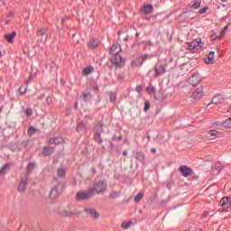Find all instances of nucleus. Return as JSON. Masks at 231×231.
<instances>
[{
	"instance_id": "4d7b16f0",
	"label": "nucleus",
	"mask_w": 231,
	"mask_h": 231,
	"mask_svg": "<svg viewBox=\"0 0 231 231\" xmlns=\"http://www.w3.org/2000/svg\"><path fill=\"white\" fill-rule=\"evenodd\" d=\"M220 1H222V3H225L226 0H220Z\"/></svg>"
},
{
	"instance_id": "72a5a7b5",
	"label": "nucleus",
	"mask_w": 231,
	"mask_h": 231,
	"mask_svg": "<svg viewBox=\"0 0 231 231\" xmlns=\"http://www.w3.org/2000/svg\"><path fill=\"white\" fill-rule=\"evenodd\" d=\"M146 91H147V93H149L150 95H152V93H155L154 87H152V86L147 87V88H146Z\"/></svg>"
},
{
	"instance_id": "de8ad7c7",
	"label": "nucleus",
	"mask_w": 231,
	"mask_h": 231,
	"mask_svg": "<svg viewBox=\"0 0 231 231\" xmlns=\"http://www.w3.org/2000/svg\"><path fill=\"white\" fill-rule=\"evenodd\" d=\"M3 100H5V96L0 95V102L3 101Z\"/></svg>"
},
{
	"instance_id": "393cba45",
	"label": "nucleus",
	"mask_w": 231,
	"mask_h": 231,
	"mask_svg": "<svg viewBox=\"0 0 231 231\" xmlns=\"http://www.w3.org/2000/svg\"><path fill=\"white\" fill-rule=\"evenodd\" d=\"M152 55L144 54L138 58V61L140 62V64H143L144 60H147V59H152Z\"/></svg>"
},
{
	"instance_id": "9b49d317",
	"label": "nucleus",
	"mask_w": 231,
	"mask_h": 231,
	"mask_svg": "<svg viewBox=\"0 0 231 231\" xmlns=\"http://www.w3.org/2000/svg\"><path fill=\"white\" fill-rule=\"evenodd\" d=\"M120 51H122V46L120 44H114L110 48L111 55H120Z\"/></svg>"
},
{
	"instance_id": "f257e3e1",
	"label": "nucleus",
	"mask_w": 231,
	"mask_h": 231,
	"mask_svg": "<svg viewBox=\"0 0 231 231\" xmlns=\"http://www.w3.org/2000/svg\"><path fill=\"white\" fill-rule=\"evenodd\" d=\"M90 189H93V194L95 191L97 194H103V192H106V189H107V181L106 180H98L94 184V187Z\"/></svg>"
},
{
	"instance_id": "e433bc0d",
	"label": "nucleus",
	"mask_w": 231,
	"mask_h": 231,
	"mask_svg": "<svg viewBox=\"0 0 231 231\" xmlns=\"http://www.w3.org/2000/svg\"><path fill=\"white\" fill-rule=\"evenodd\" d=\"M46 34V29L45 28H42L40 29L39 32H38V35H45Z\"/></svg>"
},
{
	"instance_id": "423d86ee",
	"label": "nucleus",
	"mask_w": 231,
	"mask_h": 231,
	"mask_svg": "<svg viewBox=\"0 0 231 231\" xmlns=\"http://www.w3.org/2000/svg\"><path fill=\"white\" fill-rule=\"evenodd\" d=\"M102 131H103L102 124L99 122L95 125V127L93 129V133L95 134V140H97V142H102V140L100 139Z\"/></svg>"
},
{
	"instance_id": "5fc2aeb1",
	"label": "nucleus",
	"mask_w": 231,
	"mask_h": 231,
	"mask_svg": "<svg viewBox=\"0 0 231 231\" xmlns=\"http://www.w3.org/2000/svg\"><path fill=\"white\" fill-rule=\"evenodd\" d=\"M199 14H203V9H200V10H199Z\"/></svg>"
},
{
	"instance_id": "473e14b6",
	"label": "nucleus",
	"mask_w": 231,
	"mask_h": 231,
	"mask_svg": "<svg viewBox=\"0 0 231 231\" xmlns=\"http://www.w3.org/2000/svg\"><path fill=\"white\" fill-rule=\"evenodd\" d=\"M142 198H143V193H138V194L134 197V201L135 203H138V202L142 199Z\"/></svg>"
},
{
	"instance_id": "bb28decb",
	"label": "nucleus",
	"mask_w": 231,
	"mask_h": 231,
	"mask_svg": "<svg viewBox=\"0 0 231 231\" xmlns=\"http://www.w3.org/2000/svg\"><path fill=\"white\" fill-rule=\"evenodd\" d=\"M76 131L78 133H84L86 131V126L84 125V123H79L76 128Z\"/></svg>"
},
{
	"instance_id": "c85d7f7f",
	"label": "nucleus",
	"mask_w": 231,
	"mask_h": 231,
	"mask_svg": "<svg viewBox=\"0 0 231 231\" xmlns=\"http://www.w3.org/2000/svg\"><path fill=\"white\" fill-rule=\"evenodd\" d=\"M38 132H39L38 129L33 128V127H30V128L28 129L27 134H28L29 136H33V134H35V133H38Z\"/></svg>"
},
{
	"instance_id": "9d476101",
	"label": "nucleus",
	"mask_w": 231,
	"mask_h": 231,
	"mask_svg": "<svg viewBox=\"0 0 231 231\" xmlns=\"http://www.w3.org/2000/svg\"><path fill=\"white\" fill-rule=\"evenodd\" d=\"M114 64L116 66H118V68H122L125 62L124 61V59H122V56L120 54L114 55Z\"/></svg>"
},
{
	"instance_id": "a18cd8bd",
	"label": "nucleus",
	"mask_w": 231,
	"mask_h": 231,
	"mask_svg": "<svg viewBox=\"0 0 231 231\" xmlns=\"http://www.w3.org/2000/svg\"><path fill=\"white\" fill-rule=\"evenodd\" d=\"M65 216H73V212L65 210Z\"/></svg>"
},
{
	"instance_id": "c756f323",
	"label": "nucleus",
	"mask_w": 231,
	"mask_h": 231,
	"mask_svg": "<svg viewBox=\"0 0 231 231\" xmlns=\"http://www.w3.org/2000/svg\"><path fill=\"white\" fill-rule=\"evenodd\" d=\"M214 137V136H219V132L217 130H211L208 133V138Z\"/></svg>"
},
{
	"instance_id": "6e6552de",
	"label": "nucleus",
	"mask_w": 231,
	"mask_h": 231,
	"mask_svg": "<svg viewBox=\"0 0 231 231\" xmlns=\"http://www.w3.org/2000/svg\"><path fill=\"white\" fill-rule=\"evenodd\" d=\"M199 82H201V77H199V74H194L188 79L189 86H198Z\"/></svg>"
},
{
	"instance_id": "f3484780",
	"label": "nucleus",
	"mask_w": 231,
	"mask_h": 231,
	"mask_svg": "<svg viewBox=\"0 0 231 231\" xmlns=\"http://www.w3.org/2000/svg\"><path fill=\"white\" fill-rule=\"evenodd\" d=\"M214 51L209 52L208 58L204 60V62L206 64H214V62H216V58L214 57Z\"/></svg>"
},
{
	"instance_id": "2eb2a0df",
	"label": "nucleus",
	"mask_w": 231,
	"mask_h": 231,
	"mask_svg": "<svg viewBox=\"0 0 231 231\" xmlns=\"http://www.w3.org/2000/svg\"><path fill=\"white\" fill-rule=\"evenodd\" d=\"M223 102H225V97H223L221 95H218L213 97L211 104L217 106L218 104H223Z\"/></svg>"
},
{
	"instance_id": "aec40b11",
	"label": "nucleus",
	"mask_w": 231,
	"mask_h": 231,
	"mask_svg": "<svg viewBox=\"0 0 231 231\" xmlns=\"http://www.w3.org/2000/svg\"><path fill=\"white\" fill-rule=\"evenodd\" d=\"M16 35H17V32H13L11 33L5 34V38L7 41V42H14V39H15Z\"/></svg>"
},
{
	"instance_id": "6ab92c4d",
	"label": "nucleus",
	"mask_w": 231,
	"mask_h": 231,
	"mask_svg": "<svg viewBox=\"0 0 231 231\" xmlns=\"http://www.w3.org/2000/svg\"><path fill=\"white\" fill-rule=\"evenodd\" d=\"M180 171L182 176H185V178H187V176H189V174H190L192 172V169H190L187 166H181L180 168Z\"/></svg>"
},
{
	"instance_id": "a878e982",
	"label": "nucleus",
	"mask_w": 231,
	"mask_h": 231,
	"mask_svg": "<svg viewBox=\"0 0 231 231\" xmlns=\"http://www.w3.org/2000/svg\"><path fill=\"white\" fill-rule=\"evenodd\" d=\"M10 171V164H5L0 169V174L1 176H5L6 172Z\"/></svg>"
},
{
	"instance_id": "4c0bfd02",
	"label": "nucleus",
	"mask_w": 231,
	"mask_h": 231,
	"mask_svg": "<svg viewBox=\"0 0 231 231\" xmlns=\"http://www.w3.org/2000/svg\"><path fill=\"white\" fill-rule=\"evenodd\" d=\"M119 196H120V193L115 192V191H113V192L110 194V198H113V199L118 198Z\"/></svg>"
},
{
	"instance_id": "cd10ccee",
	"label": "nucleus",
	"mask_w": 231,
	"mask_h": 231,
	"mask_svg": "<svg viewBox=\"0 0 231 231\" xmlns=\"http://www.w3.org/2000/svg\"><path fill=\"white\" fill-rule=\"evenodd\" d=\"M57 176L59 178H64L66 176V170H64V168H59L57 171Z\"/></svg>"
},
{
	"instance_id": "79ce46f5",
	"label": "nucleus",
	"mask_w": 231,
	"mask_h": 231,
	"mask_svg": "<svg viewBox=\"0 0 231 231\" xmlns=\"http://www.w3.org/2000/svg\"><path fill=\"white\" fill-rule=\"evenodd\" d=\"M225 31H222L217 37V39H223V37H225Z\"/></svg>"
},
{
	"instance_id": "58836bf2",
	"label": "nucleus",
	"mask_w": 231,
	"mask_h": 231,
	"mask_svg": "<svg viewBox=\"0 0 231 231\" xmlns=\"http://www.w3.org/2000/svg\"><path fill=\"white\" fill-rule=\"evenodd\" d=\"M19 93H20V95H24V93H26V88L21 87L19 88Z\"/></svg>"
},
{
	"instance_id": "20e7f679",
	"label": "nucleus",
	"mask_w": 231,
	"mask_h": 231,
	"mask_svg": "<svg viewBox=\"0 0 231 231\" xmlns=\"http://www.w3.org/2000/svg\"><path fill=\"white\" fill-rule=\"evenodd\" d=\"M204 167L205 171H209V173H208V176H210L212 174H219L221 171H223V168L219 165H217L214 168H212V163H206L204 164Z\"/></svg>"
},
{
	"instance_id": "7ed1b4c3",
	"label": "nucleus",
	"mask_w": 231,
	"mask_h": 231,
	"mask_svg": "<svg viewBox=\"0 0 231 231\" xmlns=\"http://www.w3.org/2000/svg\"><path fill=\"white\" fill-rule=\"evenodd\" d=\"M93 189H89L88 191H79L76 194V199H78L79 201L90 199V198H93Z\"/></svg>"
},
{
	"instance_id": "680f3d73",
	"label": "nucleus",
	"mask_w": 231,
	"mask_h": 231,
	"mask_svg": "<svg viewBox=\"0 0 231 231\" xmlns=\"http://www.w3.org/2000/svg\"><path fill=\"white\" fill-rule=\"evenodd\" d=\"M94 172H95V169H93Z\"/></svg>"
},
{
	"instance_id": "09e8293b",
	"label": "nucleus",
	"mask_w": 231,
	"mask_h": 231,
	"mask_svg": "<svg viewBox=\"0 0 231 231\" xmlns=\"http://www.w3.org/2000/svg\"><path fill=\"white\" fill-rule=\"evenodd\" d=\"M208 10V7H204L203 8V14H205V12H207Z\"/></svg>"
},
{
	"instance_id": "f704fd0d",
	"label": "nucleus",
	"mask_w": 231,
	"mask_h": 231,
	"mask_svg": "<svg viewBox=\"0 0 231 231\" xmlns=\"http://www.w3.org/2000/svg\"><path fill=\"white\" fill-rule=\"evenodd\" d=\"M110 102H116V94L115 93L110 94Z\"/></svg>"
},
{
	"instance_id": "2f4dec72",
	"label": "nucleus",
	"mask_w": 231,
	"mask_h": 231,
	"mask_svg": "<svg viewBox=\"0 0 231 231\" xmlns=\"http://www.w3.org/2000/svg\"><path fill=\"white\" fill-rule=\"evenodd\" d=\"M199 6H201V0H195V2L192 5V8L196 10L199 8Z\"/></svg>"
},
{
	"instance_id": "c03bdc74",
	"label": "nucleus",
	"mask_w": 231,
	"mask_h": 231,
	"mask_svg": "<svg viewBox=\"0 0 231 231\" xmlns=\"http://www.w3.org/2000/svg\"><path fill=\"white\" fill-rule=\"evenodd\" d=\"M135 91H137V93H140V91H142V87H141V85H137V86H136Z\"/></svg>"
},
{
	"instance_id": "412c9836",
	"label": "nucleus",
	"mask_w": 231,
	"mask_h": 231,
	"mask_svg": "<svg viewBox=\"0 0 231 231\" xmlns=\"http://www.w3.org/2000/svg\"><path fill=\"white\" fill-rule=\"evenodd\" d=\"M88 48L95 50V48H98L99 42L97 39H92L88 42Z\"/></svg>"
},
{
	"instance_id": "b1692460",
	"label": "nucleus",
	"mask_w": 231,
	"mask_h": 231,
	"mask_svg": "<svg viewBox=\"0 0 231 231\" xmlns=\"http://www.w3.org/2000/svg\"><path fill=\"white\" fill-rule=\"evenodd\" d=\"M93 67H86L82 71V75L84 77H88V75H91V73H93Z\"/></svg>"
},
{
	"instance_id": "603ef678",
	"label": "nucleus",
	"mask_w": 231,
	"mask_h": 231,
	"mask_svg": "<svg viewBox=\"0 0 231 231\" xmlns=\"http://www.w3.org/2000/svg\"><path fill=\"white\" fill-rule=\"evenodd\" d=\"M124 41H125V42L129 41V37L126 36V37L124 39Z\"/></svg>"
},
{
	"instance_id": "ddd939ff",
	"label": "nucleus",
	"mask_w": 231,
	"mask_h": 231,
	"mask_svg": "<svg viewBox=\"0 0 231 231\" xmlns=\"http://www.w3.org/2000/svg\"><path fill=\"white\" fill-rule=\"evenodd\" d=\"M55 152V148L51 147V146H45L43 147V151H42V156H50L51 154H53Z\"/></svg>"
},
{
	"instance_id": "3c124183",
	"label": "nucleus",
	"mask_w": 231,
	"mask_h": 231,
	"mask_svg": "<svg viewBox=\"0 0 231 231\" xmlns=\"http://www.w3.org/2000/svg\"><path fill=\"white\" fill-rule=\"evenodd\" d=\"M123 155H124V156H127V151H125V152H123Z\"/></svg>"
},
{
	"instance_id": "7c9ffc66",
	"label": "nucleus",
	"mask_w": 231,
	"mask_h": 231,
	"mask_svg": "<svg viewBox=\"0 0 231 231\" xmlns=\"http://www.w3.org/2000/svg\"><path fill=\"white\" fill-rule=\"evenodd\" d=\"M131 225H133L132 221L123 222L121 226L124 228V230H127V228H130Z\"/></svg>"
},
{
	"instance_id": "bf43d9fd",
	"label": "nucleus",
	"mask_w": 231,
	"mask_h": 231,
	"mask_svg": "<svg viewBox=\"0 0 231 231\" xmlns=\"http://www.w3.org/2000/svg\"><path fill=\"white\" fill-rule=\"evenodd\" d=\"M1 111H3V108H0V113H1Z\"/></svg>"
},
{
	"instance_id": "6e6d98bb",
	"label": "nucleus",
	"mask_w": 231,
	"mask_h": 231,
	"mask_svg": "<svg viewBox=\"0 0 231 231\" xmlns=\"http://www.w3.org/2000/svg\"><path fill=\"white\" fill-rule=\"evenodd\" d=\"M121 33H122V32L119 31V32H117V35H120Z\"/></svg>"
},
{
	"instance_id": "8fccbe9b",
	"label": "nucleus",
	"mask_w": 231,
	"mask_h": 231,
	"mask_svg": "<svg viewBox=\"0 0 231 231\" xmlns=\"http://www.w3.org/2000/svg\"><path fill=\"white\" fill-rule=\"evenodd\" d=\"M151 152H156V148H152Z\"/></svg>"
},
{
	"instance_id": "c9c22d12",
	"label": "nucleus",
	"mask_w": 231,
	"mask_h": 231,
	"mask_svg": "<svg viewBox=\"0 0 231 231\" xmlns=\"http://www.w3.org/2000/svg\"><path fill=\"white\" fill-rule=\"evenodd\" d=\"M34 167H35V163L33 162H31L27 165L28 171H33Z\"/></svg>"
},
{
	"instance_id": "49530a36",
	"label": "nucleus",
	"mask_w": 231,
	"mask_h": 231,
	"mask_svg": "<svg viewBox=\"0 0 231 231\" xmlns=\"http://www.w3.org/2000/svg\"><path fill=\"white\" fill-rule=\"evenodd\" d=\"M226 30H228V25H226V26L224 27V29L222 30V32H224V33H226Z\"/></svg>"
},
{
	"instance_id": "4be33fe9",
	"label": "nucleus",
	"mask_w": 231,
	"mask_h": 231,
	"mask_svg": "<svg viewBox=\"0 0 231 231\" xmlns=\"http://www.w3.org/2000/svg\"><path fill=\"white\" fill-rule=\"evenodd\" d=\"M85 212H87L88 214H90V216L92 217H95V219H98L99 215L97 212V210L91 209V208H87V209H85Z\"/></svg>"
},
{
	"instance_id": "864d4df0",
	"label": "nucleus",
	"mask_w": 231,
	"mask_h": 231,
	"mask_svg": "<svg viewBox=\"0 0 231 231\" xmlns=\"http://www.w3.org/2000/svg\"><path fill=\"white\" fill-rule=\"evenodd\" d=\"M135 36H136V37H139V36H140V32H136V33H135Z\"/></svg>"
},
{
	"instance_id": "dca6fc26",
	"label": "nucleus",
	"mask_w": 231,
	"mask_h": 231,
	"mask_svg": "<svg viewBox=\"0 0 231 231\" xmlns=\"http://www.w3.org/2000/svg\"><path fill=\"white\" fill-rule=\"evenodd\" d=\"M192 97H193V98H195V100H199V98H201V97H203V88L200 87V88H197V90L195 92H193Z\"/></svg>"
},
{
	"instance_id": "39448f33",
	"label": "nucleus",
	"mask_w": 231,
	"mask_h": 231,
	"mask_svg": "<svg viewBox=\"0 0 231 231\" xmlns=\"http://www.w3.org/2000/svg\"><path fill=\"white\" fill-rule=\"evenodd\" d=\"M26 185H28V173H25L20 180L18 185V192H24L26 190Z\"/></svg>"
},
{
	"instance_id": "37998d69",
	"label": "nucleus",
	"mask_w": 231,
	"mask_h": 231,
	"mask_svg": "<svg viewBox=\"0 0 231 231\" xmlns=\"http://www.w3.org/2000/svg\"><path fill=\"white\" fill-rule=\"evenodd\" d=\"M26 115H27V116H32V109L28 108V109L26 110Z\"/></svg>"
},
{
	"instance_id": "4468645a",
	"label": "nucleus",
	"mask_w": 231,
	"mask_h": 231,
	"mask_svg": "<svg viewBox=\"0 0 231 231\" xmlns=\"http://www.w3.org/2000/svg\"><path fill=\"white\" fill-rule=\"evenodd\" d=\"M49 143H51V145H60V143H64V139L62 137H54V138H51L49 140Z\"/></svg>"
},
{
	"instance_id": "052dcab7",
	"label": "nucleus",
	"mask_w": 231,
	"mask_h": 231,
	"mask_svg": "<svg viewBox=\"0 0 231 231\" xmlns=\"http://www.w3.org/2000/svg\"><path fill=\"white\" fill-rule=\"evenodd\" d=\"M2 53H1V51H0V57H1Z\"/></svg>"
},
{
	"instance_id": "a211bd4d",
	"label": "nucleus",
	"mask_w": 231,
	"mask_h": 231,
	"mask_svg": "<svg viewBox=\"0 0 231 231\" xmlns=\"http://www.w3.org/2000/svg\"><path fill=\"white\" fill-rule=\"evenodd\" d=\"M152 10H154V7L151 5H146L142 8L143 14L145 15H149V14H152Z\"/></svg>"
},
{
	"instance_id": "5701e85b",
	"label": "nucleus",
	"mask_w": 231,
	"mask_h": 231,
	"mask_svg": "<svg viewBox=\"0 0 231 231\" xmlns=\"http://www.w3.org/2000/svg\"><path fill=\"white\" fill-rule=\"evenodd\" d=\"M218 126L220 127H227L228 129H231V117L227 118L226 121L217 124Z\"/></svg>"
},
{
	"instance_id": "13d9d810",
	"label": "nucleus",
	"mask_w": 231,
	"mask_h": 231,
	"mask_svg": "<svg viewBox=\"0 0 231 231\" xmlns=\"http://www.w3.org/2000/svg\"><path fill=\"white\" fill-rule=\"evenodd\" d=\"M208 107H210V104L208 105L207 109H208Z\"/></svg>"
},
{
	"instance_id": "1a4fd4ad",
	"label": "nucleus",
	"mask_w": 231,
	"mask_h": 231,
	"mask_svg": "<svg viewBox=\"0 0 231 231\" xmlns=\"http://www.w3.org/2000/svg\"><path fill=\"white\" fill-rule=\"evenodd\" d=\"M219 206L223 207L225 210L230 208V207H231L230 198H228V197L222 198L219 202Z\"/></svg>"
},
{
	"instance_id": "a19ab883",
	"label": "nucleus",
	"mask_w": 231,
	"mask_h": 231,
	"mask_svg": "<svg viewBox=\"0 0 231 231\" xmlns=\"http://www.w3.org/2000/svg\"><path fill=\"white\" fill-rule=\"evenodd\" d=\"M88 97H89V94L83 93L80 97L82 100H88Z\"/></svg>"
},
{
	"instance_id": "f8f14e48",
	"label": "nucleus",
	"mask_w": 231,
	"mask_h": 231,
	"mask_svg": "<svg viewBox=\"0 0 231 231\" xmlns=\"http://www.w3.org/2000/svg\"><path fill=\"white\" fill-rule=\"evenodd\" d=\"M165 66L162 64H157L155 66V77H160L161 75H163L165 73Z\"/></svg>"
},
{
	"instance_id": "ea45409f",
	"label": "nucleus",
	"mask_w": 231,
	"mask_h": 231,
	"mask_svg": "<svg viewBox=\"0 0 231 231\" xmlns=\"http://www.w3.org/2000/svg\"><path fill=\"white\" fill-rule=\"evenodd\" d=\"M150 107H151V104H149V102H146V103L144 104V108H143V110H144V111H149Z\"/></svg>"
},
{
	"instance_id": "f03ea898",
	"label": "nucleus",
	"mask_w": 231,
	"mask_h": 231,
	"mask_svg": "<svg viewBox=\"0 0 231 231\" xmlns=\"http://www.w3.org/2000/svg\"><path fill=\"white\" fill-rule=\"evenodd\" d=\"M63 190H64V185H62L61 183H58L51 190L49 195L50 199H57V198H59V196L62 194Z\"/></svg>"
},
{
	"instance_id": "0eeeda50",
	"label": "nucleus",
	"mask_w": 231,
	"mask_h": 231,
	"mask_svg": "<svg viewBox=\"0 0 231 231\" xmlns=\"http://www.w3.org/2000/svg\"><path fill=\"white\" fill-rule=\"evenodd\" d=\"M186 50H201V40H196L185 44Z\"/></svg>"
}]
</instances>
